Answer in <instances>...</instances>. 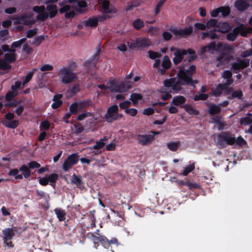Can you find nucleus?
<instances>
[{
    "instance_id": "27",
    "label": "nucleus",
    "mask_w": 252,
    "mask_h": 252,
    "mask_svg": "<svg viewBox=\"0 0 252 252\" xmlns=\"http://www.w3.org/2000/svg\"><path fill=\"white\" fill-rule=\"evenodd\" d=\"M100 52V49H98L97 52L95 54L93 58V59H92L91 60L89 61H87L85 62V65L88 67H95L96 64H97V61H94L95 58L98 56L99 52Z\"/></svg>"
},
{
    "instance_id": "43",
    "label": "nucleus",
    "mask_w": 252,
    "mask_h": 252,
    "mask_svg": "<svg viewBox=\"0 0 252 252\" xmlns=\"http://www.w3.org/2000/svg\"><path fill=\"white\" fill-rule=\"evenodd\" d=\"M237 35V33L236 32L234 31V28L232 32L227 33L226 35V39L228 41H233L236 39Z\"/></svg>"
},
{
    "instance_id": "17",
    "label": "nucleus",
    "mask_w": 252,
    "mask_h": 252,
    "mask_svg": "<svg viewBox=\"0 0 252 252\" xmlns=\"http://www.w3.org/2000/svg\"><path fill=\"white\" fill-rule=\"evenodd\" d=\"M2 234L4 235L3 240L7 242L12 240L15 235L14 230L13 228H7L2 230Z\"/></svg>"
},
{
    "instance_id": "45",
    "label": "nucleus",
    "mask_w": 252,
    "mask_h": 252,
    "mask_svg": "<svg viewBox=\"0 0 252 252\" xmlns=\"http://www.w3.org/2000/svg\"><path fill=\"white\" fill-rule=\"evenodd\" d=\"M240 123L241 125L247 126L250 125L252 123V118L248 117H243L241 118Z\"/></svg>"
},
{
    "instance_id": "9",
    "label": "nucleus",
    "mask_w": 252,
    "mask_h": 252,
    "mask_svg": "<svg viewBox=\"0 0 252 252\" xmlns=\"http://www.w3.org/2000/svg\"><path fill=\"white\" fill-rule=\"evenodd\" d=\"M79 160L78 153H73L68 156L63 164V169L65 171H68L72 167L76 165Z\"/></svg>"
},
{
    "instance_id": "40",
    "label": "nucleus",
    "mask_w": 252,
    "mask_h": 252,
    "mask_svg": "<svg viewBox=\"0 0 252 252\" xmlns=\"http://www.w3.org/2000/svg\"><path fill=\"white\" fill-rule=\"evenodd\" d=\"M11 68V66L9 65L5 60L1 59L0 60V69L1 70H9Z\"/></svg>"
},
{
    "instance_id": "28",
    "label": "nucleus",
    "mask_w": 252,
    "mask_h": 252,
    "mask_svg": "<svg viewBox=\"0 0 252 252\" xmlns=\"http://www.w3.org/2000/svg\"><path fill=\"white\" fill-rule=\"evenodd\" d=\"M19 171L23 173L24 177L26 179L29 178L31 175V170L27 165H22L19 168Z\"/></svg>"
},
{
    "instance_id": "47",
    "label": "nucleus",
    "mask_w": 252,
    "mask_h": 252,
    "mask_svg": "<svg viewBox=\"0 0 252 252\" xmlns=\"http://www.w3.org/2000/svg\"><path fill=\"white\" fill-rule=\"evenodd\" d=\"M105 145V143L103 141L102 139L96 142L95 145L93 147H91V149L99 150L102 148Z\"/></svg>"
},
{
    "instance_id": "13",
    "label": "nucleus",
    "mask_w": 252,
    "mask_h": 252,
    "mask_svg": "<svg viewBox=\"0 0 252 252\" xmlns=\"http://www.w3.org/2000/svg\"><path fill=\"white\" fill-rule=\"evenodd\" d=\"M171 65V62L169 57L167 56H165L162 59L161 63L162 68H159L158 71L160 74L163 75L165 74L166 70L170 68Z\"/></svg>"
},
{
    "instance_id": "25",
    "label": "nucleus",
    "mask_w": 252,
    "mask_h": 252,
    "mask_svg": "<svg viewBox=\"0 0 252 252\" xmlns=\"http://www.w3.org/2000/svg\"><path fill=\"white\" fill-rule=\"evenodd\" d=\"M234 31L236 32L238 35L240 34L243 37L247 36L248 33H249V32L247 31L246 27H245L243 24L234 28Z\"/></svg>"
},
{
    "instance_id": "57",
    "label": "nucleus",
    "mask_w": 252,
    "mask_h": 252,
    "mask_svg": "<svg viewBox=\"0 0 252 252\" xmlns=\"http://www.w3.org/2000/svg\"><path fill=\"white\" fill-rule=\"evenodd\" d=\"M28 166L31 169L38 168L40 167V164L35 161H32L28 163Z\"/></svg>"
},
{
    "instance_id": "31",
    "label": "nucleus",
    "mask_w": 252,
    "mask_h": 252,
    "mask_svg": "<svg viewBox=\"0 0 252 252\" xmlns=\"http://www.w3.org/2000/svg\"><path fill=\"white\" fill-rule=\"evenodd\" d=\"M77 103H78L79 110L83 109L92 105V101L91 99H89L80 101Z\"/></svg>"
},
{
    "instance_id": "63",
    "label": "nucleus",
    "mask_w": 252,
    "mask_h": 252,
    "mask_svg": "<svg viewBox=\"0 0 252 252\" xmlns=\"http://www.w3.org/2000/svg\"><path fill=\"white\" fill-rule=\"evenodd\" d=\"M217 22L218 21L216 19H211L207 22L206 25V27L210 28L211 27H215L216 25Z\"/></svg>"
},
{
    "instance_id": "62",
    "label": "nucleus",
    "mask_w": 252,
    "mask_h": 252,
    "mask_svg": "<svg viewBox=\"0 0 252 252\" xmlns=\"http://www.w3.org/2000/svg\"><path fill=\"white\" fill-rule=\"evenodd\" d=\"M187 187L189 189H194L200 188V186L196 183H191L188 180Z\"/></svg>"
},
{
    "instance_id": "44",
    "label": "nucleus",
    "mask_w": 252,
    "mask_h": 252,
    "mask_svg": "<svg viewBox=\"0 0 252 252\" xmlns=\"http://www.w3.org/2000/svg\"><path fill=\"white\" fill-rule=\"evenodd\" d=\"M220 11H221L220 13L223 17H226L230 14V9L229 6H220Z\"/></svg>"
},
{
    "instance_id": "6",
    "label": "nucleus",
    "mask_w": 252,
    "mask_h": 252,
    "mask_svg": "<svg viewBox=\"0 0 252 252\" xmlns=\"http://www.w3.org/2000/svg\"><path fill=\"white\" fill-rule=\"evenodd\" d=\"M46 9L49 12V13L45 12L42 14H38L36 16L38 20L43 22L46 21L48 17L51 19L53 18L57 15L58 12L57 5L53 4L47 5Z\"/></svg>"
},
{
    "instance_id": "15",
    "label": "nucleus",
    "mask_w": 252,
    "mask_h": 252,
    "mask_svg": "<svg viewBox=\"0 0 252 252\" xmlns=\"http://www.w3.org/2000/svg\"><path fill=\"white\" fill-rule=\"evenodd\" d=\"M186 55L185 49H181L179 51L174 53V57L173 59V62L175 65H177L181 62H183L184 56Z\"/></svg>"
},
{
    "instance_id": "55",
    "label": "nucleus",
    "mask_w": 252,
    "mask_h": 252,
    "mask_svg": "<svg viewBox=\"0 0 252 252\" xmlns=\"http://www.w3.org/2000/svg\"><path fill=\"white\" fill-rule=\"evenodd\" d=\"M142 95L140 94L132 93L130 94L129 99L130 100H139L142 99Z\"/></svg>"
},
{
    "instance_id": "54",
    "label": "nucleus",
    "mask_w": 252,
    "mask_h": 252,
    "mask_svg": "<svg viewBox=\"0 0 252 252\" xmlns=\"http://www.w3.org/2000/svg\"><path fill=\"white\" fill-rule=\"evenodd\" d=\"M208 52L212 53L214 51H217L216 44L215 41H212L208 45H206Z\"/></svg>"
},
{
    "instance_id": "26",
    "label": "nucleus",
    "mask_w": 252,
    "mask_h": 252,
    "mask_svg": "<svg viewBox=\"0 0 252 252\" xmlns=\"http://www.w3.org/2000/svg\"><path fill=\"white\" fill-rule=\"evenodd\" d=\"M185 111L189 115H198L199 114L198 110L194 109L189 104H185V105L182 106Z\"/></svg>"
},
{
    "instance_id": "1",
    "label": "nucleus",
    "mask_w": 252,
    "mask_h": 252,
    "mask_svg": "<svg viewBox=\"0 0 252 252\" xmlns=\"http://www.w3.org/2000/svg\"><path fill=\"white\" fill-rule=\"evenodd\" d=\"M191 72L194 71V67L192 66L190 68ZM188 72H190L189 70L184 71V70H179L177 73V80L173 84L172 89L173 90L177 92L180 91L182 89V86L190 85L194 86V84L198 83V81L193 80L192 76L187 74Z\"/></svg>"
},
{
    "instance_id": "37",
    "label": "nucleus",
    "mask_w": 252,
    "mask_h": 252,
    "mask_svg": "<svg viewBox=\"0 0 252 252\" xmlns=\"http://www.w3.org/2000/svg\"><path fill=\"white\" fill-rule=\"evenodd\" d=\"M208 96L207 94L199 93L194 96L193 99L194 101L205 100L208 98Z\"/></svg>"
},
{
    "instance_id": "59",
    "label": "nucleus",
    "mask_w": 252,
    "mask_h": 252,
    "mask_svg": "<svg viewBox=\"0 0 252 252\" xmlns=\"http://www.w3.org/2000/svg\"><path fill=\"white\" fill-rule=\"evenodd\" d=\"M221 76L225 79L231 78H232V73L230 70H224L221 73Z\"/></svg>"
},
{
    "instance_id": "2",
    "label": "nucleus",
    "mask_w": 252,
    "mask_h": 252,
    "mask_svg": "<svg viewBox=\"0 0 252 252\" xmlns=\"http://www.w3.org/2000/svg\"><path fill=\"white\" fill-rule=\"evenodd\" d=\"M235 143V137L228 131L222 132L217 136V144L220 149L226 147L227 145H233Z\"/></svg>"
},
{
    "instance_id": "39",
    "label": "nucleus",
    "mask_w": 252,
    "mask_h": 252,
    "mask_svg": "<svg viewBox=\"0 0 252 252\" xmlns=\"http://www.w3.org/2000/svg\"><path fill=\"white\" fill-rule=\"evenodd\" d=\"M80 91V87L79 85H75L71 87L68 91V93L70 94L71 96H73L75 95L77 93Z\"/></svg>"
},
{
    "instance_id": "61",
    "label": "nucleus",
    "mask_w": 252,
    "mask_h": 252,
    "mask_svg": "<svg viewBox=\"0 0 252 252\" xmlns=\"http://www.w3.org/2000/svg\"><path fill=\"white\" fill-rule=\"evenodd\" d=\"M234 82V79L232 78L227 79L226 81L221 84V85L227 90L228 89V87Z\"/></svg>"
},
{
    "instance_id": "50",
    "label": "nucleus",
    "mask_w": 252,
    "mask_h": 252,
    "mask_svg": "<svg viewBox=\"0 0 252 252\" xmlns=\"http://www.w3.org/2000/svg\"><path fill=\"white\" fill-rule=\"evenodd\" d=\"M44 39L45 38L43 35L36 36L33 39L32 43L36 46H39Z\"/></svg>"
},
{
    "instance_id": "52",
    "label": "nucleus",
    "mask_w": 252,
    "mask_h": 252,
    "mask_svg": "<svg viewBox=\"0 0 252 252\" xmlns=\"http://www.w3.org/2000/svg\"><path fill=\"white\" fill-rule=\"evenodd\" d=\"M235 143L237 145L243 146L247 144V141L241 136L235 139Z\"/></svg>"
},
{
    "instance_id": "4",
    "label": "nucleus",
    "mask_w": 252,
    "mask_h": 252,
    "mask_svg": "<svg viewBox=\"0 0 252 252\" xmlns=\"http://www.w3.org/2000/svg\"><path fill=\"white\" fill-rule=\"evenodd\" d=\"M62 82L64 84H69L74 81L77 78L76 73L73 72L70 68L63 67L59 70L58 74Z\"/></svg>"
},
{
    "instance_id": "29",
    "label": "nucleus",
    "mask_w": 252,
    "mask_h": 252,
    "mask_svg": "<svg viewBox=\"0 0 252 252\" xmlns=\"http://www.w3.org/2000/svg\"><path fill=\"white\" fill-rule=\"evenodd\" d=\"M54 212L59 221H62L64 220L66 216V212L64 210L62 209H55Z\"/></svg>"
},
{
    "instance_id": "34",
    "label": "nucleus",
    "mask_w": 252,
    "mask_h": 252,
    "mask_svg": "<svg viewBox=\"0 0 252 252\" xmlns=\"http://www.w3.org/2000/svg\"><path fill=\"white\" fill-rule=\"evenodd\" d=\"M4 60L8 63H14L16 61L15 55L13 53H6L4 56Z\"/></svg>"
},
{
    "instance_id": "51",
    "label": "nucleus",
    "mask_w": 252,
    "mask_h": 252,
    "mask_svg": "<svg viewBox=\"0 0 252 252\" xmlns=\"http://www.w3.org/2000/svg\"><path fill=\"white\" fill-rule=\"evenodd\" d=\"M149 57L152 60H156L157 58H159L161 55L158 52H155L152 50H149L148 52Z\"/></svg>"
},
{
    "instance_id": "10",
    "label": "nucleus",
    "mask_w": 252,
    "mask_h": 252,
    "mask_svg": "<svg viewBox=\"0 0 252 252\" xmlns=\"http://www.w3.org/2000/svg\"><path fill=\"white\" fill-rule=\"evenodd\" d=\"M153 134H138L137 135V140L138 143L142 146H148L151 144L155 140V135L159 133L158 132L151 131Z\"/></svg>"
},
{
    "instance_id": "3",
    "label": "nucleus",
    "mask_w": 252,
    "mask_h": 252,
    "mask_svg": "<svg viewBox=\"0 0 252 252\" xmlns=\"http://www.w3.org/2000/svg\"><path fill=\"white\" fill-rule=\"evenodd\" d=\"M118 112V106L116 104L113 105L108 107L103 119L108 123H112L115 121L118 120L123 117V115L119 113Z\"/></svg>"
},
{
    "instance_id": "7",
    "label": "nucleus",
    "mask_w": 252,
    "mask_h": 252,
    "mask_svg": "<svg viewBox=\"0 0 252 252\" xmlns=\"http://www.w3.org/2000/svg\"><path fill=\"white\" fill-rule=\"evenodd\" d=\"M197 58V56L196 55H189L187 58L185 59L182 63V64L179 66V70H184V71H188L189 70L191 71V69H190L191 66H193L194 67V71L192 72H188L189 75L192 76V75L196 73V67L195 65H189V63L193 62L196 60Z\"/></svg>"
},
{
    "instance_id": "8",
    "label": "nucleus",
    "mask_w": 252,
    "mask_h": 252,
    "mask_svg": "<svg viewBox=\"0 0 252 252\" xmlns=\"http://www.w3.org/2000/svg\"><path fill=\"white\" fill-rule=\"evenodd\" d=\"M169 30L173 34L176 36H180L182 37H187L193 32V27L191 26L186 27L184 29H181L175 26H171Z\"/></svg>"
},
{
    "instance_id": "48",
    "label": "nucleus",
    "mask_w": 252,
    "mask_h": 252,
    "mask_svg": "<svg viewBox=\"0 0 252 252\" xmlns=\"http://www.w3.org/2000/svg\"><path fill=\"white\" fill-rule=\"evenodd\" d=\"M48 182L50 183H55L59 179V176L56 173H52L47 177Z\"/></svg>"
},
{
    "instance_id": "46",
    "label": "nucleus",
    "mask_w": 252,
    "mask_h": 252,
    "mask_svg": "<svg viewBox=\"0 0 252 252\" xmlns=\"http://www.w3.org/2000/svg\"><path fill=\"white\" fill-rule=\"evenodd\" d=\"M32 10L34 12L39 13V14H42L43 13H45V7L44 5L34 6L32 8Z\"/></svg>"
},
{
    "instance_id": "49",
    "label": "nucleus",
    "mask_w": 252,
    "mask_h": 252,
    "mask_svg": "<svg viewBox=\"0 0 252 252\" xmlns=\"http://www.w3.org/2000/svg\"><path fill=\"white\" fill-rule=\"evenodd\" d=\"M176 80L175 78H172L168 79H166L163 82L164 86L165 87L169 88L172 87L173 84L175 83Z\"/></svg>"
},
{
    "instance_id": "16",
    "label": "nucleus",
    "mask_w": 252,
    "mask_h": 252,
    "mask_svg": "<svg viewBox=\"0 0 252 252\" xmlns=\"http://www.w3.org/2000/svg\"><path fill=\"white\" fill-rule=\"evenodd\" d=\"M186 102V98L184 96L182 95H177L173 98L171 102V104L179 106L180 108H182V106L185 105Z\"/></svg>"
},
{
    "instance_id": "24",
    "label": "nucleus",
    "mask_w": 252,
    "mask_h": 252,
    "mask_svg": "<svg viewBox=\"0 0 252 252\" xmlns=\"http://www.w3.org/2000/svg\"><path fill=\"white\" fill-rule=\"evenodd\" d=\"M181 146V142L170 141L166 143L167 148L172 152H176Z\"/></svg>"
},
{
    "instance_id": "20",
    "label": "nucleus",
    "mask_w": 252,
    "mask_h": 252,
    "mask_svg": "<svg viewBox=\"0 0 252 252\" xmlns=\"http://www.w3.org/2000/svg\"><path fill=\"white\" fill-rule=\"evenodd\" d=\"M236 8L239 11H243L248 8L249 4L243 0H237L234 3Z\"/></svg>"
},
{
    "instance_id": "58",
    "label": "nucleus",
    "mask_w": 252,
    "mask_h": 252,
    "mask_svg": "<svg viewBox=\"0 0 252 252\" xmlns=\"http://www.w3.org/2000/svg\"><path fill=\"white\" fill-rule=\"evenodd\" d=\"M87 236L89 238L92 239V240L94 241V247L95 249H97L98 247L99 246V243H98V240H94V237H97V236L95 235L94 233H89L87 234Z\"/></svg>"
},
{
    "instance_id": "56",
    "label": "nucleus",
    "mask_w": 252,
    "mask_h": 252,
    "mask_svg": "<svg viewBox=\"0 0 252 252\" xmlns=\"http://www.w3.org/2000/svg\"><path fill=\"white\" fill-rule=\"evenodd\" d=\"M125 112L132 117H135L137 114V110L135 108L126 109Z\"/></svg>"
},
{
    "instance_id": "5",
    "label": "nucleus",
    "mask_w": 252,
    "mask_h": 252,
    "mask_svg": "<svg viewBox=\"0 0 252 252\" xmlns=\"http://www.w3.org/2000/svg\"><path fill=\"white\" fill-rule=\"evenodd\" d=\"M126 44L131 50L140 49L150 46L151 45V41L149 38L146 37H138L132 40L130 42L127 41Z\"/></svg>"
},
{
    "instance_id": "33",
    "label": "nucleus",
    "mask_w": 252,
    "mask_h": 252,
    "mask_svg": "<svg viewBox=\"0 0 252 252\" xmlns=\"http://www.w3.org/2000/svg\"><path fill=\"white\" fill-rule=\"evenodd\" d=\"M225 90L226 89L221 85V84H219L216 89L212 91V94L215 96H220L221 94L222 91Z\"/></svg>"
},
{
    "instance_id": "18",
    "label": "nucleus",
    "mask_w": 252,
    "mask_h": 252,
    "mask_svg": "<svg viewBox=\"0 0 252 252\" xmlns=\"http://www.w3.org/2000/svg\"><path fill=\"white\" fill-rule=\"evenodd\" d=\"M63 97V95L62 94H56L54 95L53 98L54 102L51 105V107L53 109H58L62 106L63 101L61 99Z\"/></svg>"
},
{
    "instance_id": "30",
    "label": "nucleus",
    "mask_w": 252,
    "mask_h": 252,
    "mask_svg": "<svg viewBox=\"0 0 252 252\" xmlns=\"http://www.w3.org/2000/svg\"><path fill=\"white\" fill-rule=\"evenodd\" d=\"M232 59H233V56L232 55H228L225 53L220 54L217 58V61L220 62L229 61Z\"/></svg>"
},
{
    "instance_id": "11",
    "label": "nucleus",
    "mask_w": 252,
    "mask_h": 252,
    "mask_svg": "<svg viewBox=\"0 0 252 252\" xmlns=\"http://www.w3.org/2000/svg\"><path fill=\"white\" fill-rule=\"evenodd\" d=\"M108 84L110 85V91L112 92H125L128 89L126 87L124 83L117 84L114 80L110 81Z\"/></svg>"
},
{
    "instance_id": "36",
    "label": "nucleus",
    "mask_w": 252,
    "mask_h": 252,
    "mask_svg": "<svg viewBox=\"0 0 252 252\" xmlns=\"http://www.w3.org/2000/svg\"><path fill=\"white\" fill-rule=\"evenodd\" d=\"M243 95V92L241 90H238L233 92L232 93V94L230 96L228 97V98L230 99H234L235 98H237L238 99H241Z\"/></svg>"
},
{
    "instance_id": "60",
    "label": "nucleus",
    "mask_w": 252,
    "mask_h": 252,
    "mask_svg": "<svg viewBox=\"0 0 252 252\" xmlns=\"http://www.w3.org/2000/svg\"><path fill=\"white\" fill-rule=\"evenodd\" d=\"M130 105L131 102L129 100H126L119 103V106L122 109H128Z\"/></svg>"
},
{
    "instance_id": "23",
    "label": "nucleus",
    "mask_w": 252,
    "mask_h": 252,
    "mask_svg": "<svg viewBox=\"0 0 252 252\" xmlns=\"http://www.w3.org/2000/svg\"><path fill=\"white\" fill-rule=\"evenodd\" d=\"M83 23L85 27H96L98 25V20L96 17H92L84 21Z\"/></svg>"
},
{
    "instance_id": "35",
    "label": "nucleus",
    "mask_w": 252,
    "mask_h": 252,
    "mask_svg": "<svg viewBox=\"0 0 252 252\" xmlns=\"http://www.w3.org/2000/svg\"><path fill=\"white\" fill-rule=\"evenodd\" d=\"M18 94L17 91H9L5 94V98L6 101H10Z\"/></svg>"
},
{
    "instance_id": "41",
    "label": "nucleus",
    "mask_w": 252,
    "mask_h": 252,
    "mask_svg": "<svg viewBox=\"0 0 252 252\" xmlns=\"http://www.w3.org/2000/svg\"><path fill=\"white\" fill-rule=\"evenodd\" d=\"M195 168V165L194 163H192L185 167L183 172V175L184 176H187L188 174L192 171Z\"/></svg>"
},
{
    "instance_id": "22",
    "label": "nucleus",
    "mask_w": 252,
    "mask_h": 252,
    "mask_svg": "<svg viewBox=\"0 0 252 252\" xmlns=\"http://www.w3.org/2000/svg\"><path fill=\"white\" fill-rule=\"evenodd\" d=\"M94 240H98L101 244L106 249L110 247L109 240L104 236L99 235L98 237H94Z\"/></svg>"
},
{
    "instance_id": "32",
    "label": "nucleus",
    "mask_w": 252,
    "mask_h": 252,
    "mask_svg": "<svg viewBox=\"0 0 252 252\" xmlns=\"http://www.w3.org/2000/svg\"><path fill=\"white\" fill-rule=\"evenodd\" d=\"M132 26L136 30H139L144 27V24L142 20L138 18L133 21Z\"/></svg>"
},
{
    "instance_id": "14",
    "label": "nucleus",
    "mask_w": 252,
    "mask_h": 252,
    "mask_svg": "<svg viewBox=\"0 0 252 252\" xmlns=\"http://www.w3.org/2000/svg\"><path fill=\"white\" fill-rule=\"evenodd\" d=\"M71 183L75 185L77 188L81 190L85 189V183L83 181L82 176L80 175H76L74 174L71 177Z\"/></svg>"
},
{
    "instance_id": "21",
    "label": "nucleus",
    "mask_w": 252,
    "mask_h": 252,
    "mask_svg": "<svg viewBox=\"0 0 252 252\" xmlns=\"http://www.w3.org/2000/svg\"><path fill=\"white\" fill-rule=\"evenodd\" d=\"M2 124L7 127L15 129L19 126V122L18 120H12L10 121H3L2 122Z\"/></svg>"
},
{
    "instance_id": "19",
    "label": "nucleus",
    "mask_w": 252,
    "mask_h": 252,
    "mask_svg": "<svg viewBox=\"0 0 252 252\" xmlns=\"http://www.w3.org/2000/svg\"><path fill=\"white\" fill-rule=\"evenodd\" d=\"M207 106L209 107L208 113L211 116L218 114L221 111V108L219 105L211 103L207 104Z\"/></svg>"
},
{
    "instance_id": "42",
    "label": "nucleus",
    "mask_w": 252,
    "mask_h": 252,
    "mask_svg": "<svg viewBox=\"0 0 252 252\" xmlns=\"http://www.w3.org/2000/svg\"><path fill=\"white\" fill-rule=\"evenodd\" d=\"M36 70V68H33L32 71H30L25 77V80L23 82V85H25L27 83H28L30 81V80L32 79L34 71Z\"/></svg>"
},
{
    "instance_id": "38",
    "label": "nucleus",
    "mask_w": 252,
    "mask_h": 252,
    "mask_svg": "<svg viewBox=\"0 0 252 252\" xmlns=\"http://www.w3.org/2000/svg\"><path fill=\"white\" fill-rule=\"evenodd\" d=\"M79 106L77 102H74L72 103L69 106L70 112L72 115H76L78 112Z\"/></svg>"
},
{
    "instance_id": "64",
    "label": "nucleus",
    "mask_w": 252,
    "mask_h": 252,
    "mask_svg": "<svg viewBox=\"0 0 252 252\" xmlns=\"http://www.w3.org/2000/svg\"><path fill=\"white\" fill-rule=\"evenodd\" d=\"M53 66L49 64H45L40 67L41 71H52L53 70Z\"/></svg>"
},
{
    "instance_id": "53",
    "label": "nucleus",
    "mask_w": 252,
    "mask_h": 252,
    "mask_svg": "<svg viewBox=\"0 0 252 252\" xmlns=\"http://www.w3.org/2000/svg\"><path fill=\"white\" fill-rule=\"evenodd\" d=\"M37 33V29H33L29 30L26 32V36L27 38H32L35 36Z\"/></svg>"
},
{
    "instance_id": "12",
    "label": "nucleus",
    "mask_w": 252,
    "mask_h": 252,
    "mask_svg": "<svg viewBox=\"0 0 252 252\" xmlns=\"http://www.w3.org/2000/svg\"><path fill=\"white\" fill-rule=\"evenodd\" d=\"M102 8L104 10L103 14H116L118 10L116 7L113 6H110V2L108 0H103L102 3Z\"/></svg>"
}]
</instances>
